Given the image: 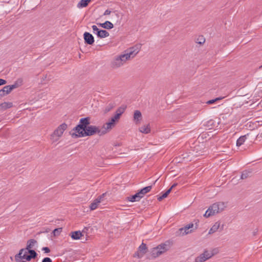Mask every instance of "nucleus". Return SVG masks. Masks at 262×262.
Returning <instances> with one entry per match:
<instances>
[{
    "label": "nucleus",
    "mask_w": 262,
    "mask_h": 262,
    "mask_svg": "<svg viewBox=\"0 0 262 262\" xmlns=\"http://www.w3.org/2000/svg\"><path fill=\"white\" fill-rule=\"evenodd\" d=\"M90 124V117L82 118L80 119L79 124L69 134L73 138L91 136L96 134L99 136L105 134V132L101 131L100 126Z\"/></svg>",
    "instance_id": "nucleus-1"
},
{
    "label": "nucleus",
    "mask_w": 262,
    "mask_h": 262,
    "mask_svg": "<svg viewBox=\"0 0 262 262\" xmlns=\"http://www.w3.org/2000/svg\"><path fill=\"white\" fill-rule=\"evenodd\" d=\"M141 46V45H137L126 50L124 54L116 56L112 61V67L113 68H119L127 60L133 58L140 51Z\"/></svg>",
    "instance_id": "nucleus-2"
},
{
    "label": "nucleus",
    "mask_w": 262,
    "mask_h": 262,
    "mask_svg": "<svg viewBox=\"0 0 262 262\" xmlns=\"http://www.w3.org/2000/svg\"><path fill=\"white\" fill-rule=\"evenodd\" d=\"M226 207V204L224 202H219L215 203L208 208L204 216L207 218L209 217L223 211Z\"/></svg>",
    "instance_id": "nucleus-3"
},
{
    "label": "nucleus",
    "mask_w": 262,
    "mask_h": 262,
    "mask_svg": "<svg viewBox=\"0 0 262 262\" xmlns=\"http://www.w3.org/2000/svg\"><path fill=\"white\" fill-rule=\"evenodd\" d=\"M170 243L168 241L162 243L155 248H152L151 251L152 258H156L163 253L168 251L170 248Z\"/></svg>",
    "instance_id": "nucleus-4"
},
{
    "label": "nucleus",
    "mask_w": 262,
    "mask_h": 262,
    "mask_svg": "<svg viewBox=\"0 0 262 262\" xmlns=\"http://www.w3.org/2000/svg\"><path fill=\"white\" fill-rule=\"evenodd\" d=\"M68 125L63 123L59 125L51 135V140L55 142H57L62 136L63 132L67 129Z\"/></svg>",
    "instance_id": "nucleus-5"
},
{
    "label": "nucleus",
    "mask_w": 262,
    "mask_h": 262,
    "mask_svg": "<svg viewBox=\"0 0 262 262\" xmlns=\"http://www.w3.org/2000/svg\"><path fill=\"white\" fill-rule=\"evenodd\" d=\"M198 227V223H196L195 224L193 223H190L186 225L184 227L179 229L178 234L179 235L183 236L187 234L190 233L194 230L197 229Z\"/></svg>",
    "instance_id": "nucleus-6"
},
{
    "label": "nucleus",
    "mask_w": 262,
    "mask_h": 262,
    "mask_svg": "<svg viewBox=\"0 0 262 262\" xmlns=\"http://www.w3.org/2000/svg\"><path fill=\"white\" fill-rule=\"evenodd\" d=\"M147 248L146 245L143 243L139 247L138 250L134 254V257L138 258H142L144 255L147 252Z\"/></svg>",
    "instance_id": "nucleus-7"
},
{
    "label": "nucleus",
    "mask_w": 262,
    "mask_h": 262,
    "mask_svg": "<svg viewBox=\"0 0 262 262\" xmlns=\"http://www.w3.org/2000/svg\"><path fill=\"white\" fill-rule=\"evenodd\" d=\"M213 254L212 252H209L206 250L203 253L195 258V262H204L211 258Z\"/></svg>",
    "instance_id": "nucleus-8"
},
{
    "label": "nucleus",
    "mask_w": 262,
    "mask_h": 262,
    "mask_svg": "<svg viewBox=\"0 0 262 262\" xmlns=\"http://www.w3.org/2000/svg\"><path fill=\"white\" fill-rule=\"evenodd\" d=\"M83 38L84 42L88 45H92L95 41L93 36L91 33L87 32H85L83 34Z\"/></svg>",
    "instance_id": "nucleus-9"
},
{
    "label": "nucleus",
    "mask_w": 262,
    "mask_h": 262,
    "mask_svg": "<svg viewBox=\"0 0 262 262\" xmlns=\"http://www.w3.org/2000/svg\"><path fill=\"white\" fill-rule=\"evenodd\" d=\"M224 228V225L223 224L222 226L221 227V222L218 221L215 223V224L212 226V227L210 228V229L209 231L208 234H211L216 231H217V230H220V231H222L223 230Z\"/></svg>",
    "instance_id": "nucleus-10"
},
{
    "label": "nucleus",
    "mask_w": 262,
    "mask_h": 262,
    "mask_svg": "<svg viewBox=\"0 0 262 262\" xmlns=\"http://www.w3.org/2000/svg\"><path fill=\"white\" fill-rule=\"evenodd\" d=\"M142 199V196L140 195L139 192L136 193L135 194L128 196L127 198V200L132 202L139 201Z\"/></svg>",
    "instance_id": "nucleus-11"
},
{
    "label": "nucleus",
    "mask_w": 262,
    "mask_h": 262,
    "mask_svg": "<svg viewBox=\"0 0 262 262\" xmlns=\"http://www.w3.org/2000/svg\"><path fill=\"white\" fill-rule=\"evenodd\" d=\"M142 119V114L141 113L138 111L136 110L134 112V120L136 124H138L140 123V121Z\"/></svg>",
    "instance_id": "nucleus-12"
},
{
    "label": "nucleus",
    "mask_w": 262,
    "mask_h": 262,
    "mask_svg": "<svg viewBox=\"0 0 262 262\" xmlns=\"http://www.w3.org/2000/svg\"><path fill=\"white\" fill-rule=\"evenodd\" d=\"M70 235L72 239L77 240L79 239L83 236V234L80 231H76L72 232L70 233Z\"/></svg>",
    "instance_id": "nucleus-13"
},
{
    "label": "nucleus",
    "mask_w": 262,
    "mask_h": 262,
    "mask_svg": "<svg viewBox=\"0 0 262 262\" xmlns=\"http://www.w3.org/2000/svg\"><path fill=\"white\" fill-rule=\"evenodd\" d=\"M13 104L10 102H5L0 104V111H3L7 108L12 107Z\"/></svg>",
    "instance_id": "nucleus-14"
},
{
    "label": "nucleus",
    "mask_w": 262,
    "mask_h": 262,
    "mask_svg": "<svg viewBox=\"0 0 262 262\" xmlns=\"http://www.w3.org/2000/svg\"><path fill=\"white\" fill-rule=\"evenodd\" d=\"M114 126L112 125V123H110L109 122L104 124L101 129V131L105 132V134L110 130H111Z\"/></svg>",
    "instance_id": "nucleus-15"
},
{
    "label": "nucleus",
    "mask_w": 262,
    "mask_h": 262,
    "mask_svg": "<svg viewBox=\"0 0 262 262\" xmlns=\"http://www.w3.org/2000/svg\"><path fill=\"white\" fill-rule=\"evenodd\" d=\"M140 132L144 134H148L150 132V127L149 124L144 125L139 128Z\"/></svg>",
    "instance_id": "nucleus-16"
},
{
    "label": "nucleus",
    "mask_w": 262,
    "mask_h": 262,
    "mask_svg": "<svg viewBox=\"0 0 262 262\" xmlns=\"http://www.w3.org/2000/svg\"><path fill=\"white\" fill-rule=\"evenodd\" d=\"M98 25L102 28L107 29H111L114 27L113 24L109 21H106L105 23L102 24L99 23L98 24Z\"/></svg>",
    "instance_id": "nucleus-17"
},
{
    "label": "nucleus",
    "mask_w": 262,
    "mask_h": 262,
    "mask_svg": "<svg viewBox=\"0 0 262 262\" xmlns=\"http://www.w3.org/2000/svg\"><path fill=\"white\" fill-rule=\"evenodd\" d=\"M152 188V186H148L143 188L141 189L139 192V194L141 196H142V198L144 196V195L149 192Z\"/></svg>",
    "instance_id": "nucleus-18"
},
{
    "label": "nucleus",
    "mask_w": 262,
    "mask_h": 262,
    "mask_svg": "<svg viewBox=\"0 0 262 262\" xmlns=\"http://www.w3.org/2000/svg\"><path fill=\"white\" fill-rule=\"evenodd\" d=\"M37 243V241L34 239H31L27 241L26 250H30L33 248L35 244Z\"/></svg>",
    "instance_id": "nucleus-19"
},
{
    "label": "nucleus",
    "mask_w": 262,
    "mask_h": 262,
    "mask_svg": "<svg viewBox=\"0 0 262 262\" xmlns=\"http://www.w3.org/2000/svg\"><path fill=\"white\" fill-rule=\"evenodd\" d=\"M248 135H244V136H242L240 137L236 141V146H240L242 144H243V143L246 141V139H247V136H248Z\"/></svg>",
    "instance_id": "nucleus-20"
},
{
    "label": "nucleus",
    "mask_w": 262,
    "mask_h": 262,
    "mask_svg": "<svg viewBox=\"0 0 262 262\" xmlns=\"http://www.w3.org/2000/svg\"><path fill=\"white\" fill-rule=\"evenodd\" d=\"M109 35V33L106 30H100V31H99V34H98L97 36L102 38L108 37Z\"/></svg>",
    "instance_id": "nucleus-21"
},
{
    "label": "nucleus",
    "mask_w": 262,
    "mask_h": 262,
    "mask_svg": "<svg viewBox=\"0 0 262 262\" xmlns=\"http://www.w3.org/2000/svg\"><path fill=\"white\" fill-rule=\"evenodd\" d=\"M91 0H81L80 2L78 4L77 7L78 8H83L86 7L89 3L91 2Z\"/></svg>",
    "instance_id": "nucleus-22"
},
{
    "label": "nucleus",
    "mask_w": 262,
    "mask_h": 262,
    "mask_svg": "<svg viewBox=\"0 0 262 262\" xmlns=\"http://www.w3.org/2000/svg\"><path fill=\"white\" fill-rule=\"evenodd\" d=\"M10 93L9 90H7V86H5L3 89L0 90V98Z\"/></svg>",
    "instance_id": "nucleus-23"
},
{
    "label": "nucleus",
    "mask_w": 262,
    "mask_h": 262,
    "mask_svg": "<svg viewBox=\"0 0 262 262\" xmlns=\"http://www.w3.org/2000/svg\"><path fill=\"white\" fill-rule=\"evenodd\" d=\"M115 107V105L114 103H109L104 109L103 112L104 114H106L111 111Z\"/></svg>",
    "instance_id": "nucleus-24"
},
{
    "label": "nucleus",
    "mask_w": 262,
    "mask_h": 262,
    "mask_svg": "<svg viewBox=\"0 0 262 262\" xmlns=\"http://www.w3.org/2000/svg\"><path fill=\"white\" fill-rule=\"evenodd\" d=\"M251 173V171L245 170L244 171L241 176V179H246L250 177V174Z\"/></svg>",
    "instance_id": "nucleus-25"
},
{
    "label": "nucleus",
    "mask_w": 262,
    "mask_h": 262,
    "mask_svg": "<svg viewBox=\"0 0 262 262\" xmlns=\"http://www.w3.org/2000/svg\"><path fill=\"white\" fill-rule=\"evenodd\" d=\"M99 201L97 200H95L94 202L91 203L90 205V209L91 210H94L96 209L99 205Z\"/></svg>",
    "instance_id": "nucleus-26"
},
{
    "label": "nucleus",
    "mask_w": 262,
    "mask_h": 262,
    "mask_svg": "<svg viewBox=\"0 0 262 262\" xmlns=\"http://www.w3.org/2000/svg\"><path fill=\"white\" fill-rule=\"evenodd\" d=\"M28 250L27 253H29V255L31 257V258L34 259L37 257V254L35 251V250H34L33 249H30V250Z\"/></svg>",
    "instance_id": "nucleus-27"
},
{
    "label": "nucleus",
    "mask_w": 262,
    "mask_h": 262,
    "mask_svg": "<svg viewBox=\"0 0 262 262\" xmlns=\"http://www.w3.org/2000/svg\"><path fill=\"white\" fill-rule=\"evenodd\" d=\"M7 90H9V91L10 93L12 90L18 87V84H17V82H15V83H14L12 85H7Z\"/></svg>",
    "instance_id": "nucleus-28"
},
{
    "label": "nucleus",
    "mask_w": 262,
    "mask_h": 262,
    "mask_svg": "<svg viewBox=\"0 0 262 262\" xmlns=\"http://www.w3.org/2000/svg\"><path fill=\"white\" fill-rule=\"evenodd\" d=\"M125 110V107H119L117 111H116V114H118L119 116H121L122 114L124 113V111Z\"/></svg>",
    "instance_id": "nucleus-29"
},
{
    "label": "nucleus",
    "mask_w": 262,
    "mask_h": 262,
    "mask_svg": "<svg viewBox=\"0 0 262 262\" xmlns=\"http://www.w3.org/2000/svg\"><path fill=\"white\" fill-rule=\"evenodd\" d=\"M27 252L26 251L25 253L22 256V259H25L27 260V261H30L32 258L29 255H27Z\"/></svg>",
    "instance_id": "nucleus-30"
},
{
    "label": "nucleus",
    "mask_w": 262,
    "mask_h": 262,
    "mask_svg": "<svg viewBox=\"0 0 262 262\" xmlns=\"http://www.w3.org/2000/svg\"><path fill=\"white\" fill-rule=\"evenodd\" d=\"M92 28L93 30V33L98 35L99 34V31H100V30L99 29L96 25L92 26Z\"/></svg>",
    "instance_id": "nucleus-31"
},
{
    "label": "nucleus",
    "mask_w": 262,
    "mask_h": 262,
    "mask_svg": "<svg viewBox=\"0 0 262 262\" xmlns=\"http://www.w3.org/2000/svg\"><path fill=\"white\" fill-rule=\"evenodd\" d=\"M222 99V98H221V97H218L214 99H212V100H210L208 101L207 102V103L208 104H211L218 100H221Z\"/></svg>",
    "instance_id": "nucleus-32"
},
{
    "label": "nucleus",
    "mask_w": 262,
    "mask_h": 262,
    "mask_svg": "<svg viewBox=\"0 0 262 262\" xmlns=\"http://www.w3.org/2000/svg\"><path fill=\"white\" fill-rule=\"evenodd\" d=\"M61 231H62L61 228H56L53 230V233L54 234V235H56L59 234L61 232Z\"/></svg>",
    "instance_id": "nucleus-33"
},
{
    "label": "nucleus",
    "mask_w": 262,
    "mask_h": 262,
    "mask_svg": "<svg viewBox=\"0 0 262 262\" xmlns=\"http://www.w3.org/2000/svg\"><path fill=\"white\" fill-rule=\"evenodd\" d=\"M168 195V194L166 193V192H165L161 196H160L158 198V200L159 201H161L163 199L166 198Z\"/></svg>",
    "instance_id": "nucleus-34"
},
{
    "label": "nucleus",
    "mask_w": 262,
    "mask_h": 262,
    "mask_svg": "<svg viewBox=\"0 0 262 262\" xmlns=\"http://www.w3.org/2000/svg\"><path fill=\"white\" fill-rule=\"evenodd\" d=\"M41 262H52V259L49 257L44 258Z\"/></svg>",
    "instance_id": "nucleus-35"
},
{
    "label": "nucleus",
    "mask_w": 262,
    "mask_h": 262,
    "mask_svg": "<svg viewBox=\"0 0 262 262\" xmlns=\"http://www.w3.org/2000/svg\"><path fill=\"white\" fill-rule=\"evenodd\" d=\"M104 194H105L104 193L102 194V195H101L99 196H98L95 200H98L99 201V203H100L101 202L102 199L103 198Z\"/></svg>",
    "instance_id": "nucleus-36"
},
{
    "label": "nucleus",
    "mask_w": 262,
    "mask_h": 262,
    "mask_svg": "<svg viewBox=\"0 0 262 262\" xmlns=\"http://www.w3.org/2000/svg\"><path fill=\"white\" fill-rule=\"evenodd\" d=\"M42 250L44 251L45 253H49L50 252V249L49 248L45 247H43Z\"/></svg>",
    "instance_id": "nucleus-37"
},
{
    "label": "nucleus",
    "mask_w": 262,
    "mask_h": 262,
    "mask_svg": "<svg viewBox=\"0 0 262 262\" xmlns=\"http://www.w3.org/2000/svg\"><path fill=\"white\" fill-rule=\"evenodd\" d=\"M22 256L23 255H21V254H20V253H18V254H16V255L15 256V260L17 261L18 258L22 259Z\"/></svg>",
    "instance_id": "nucleus-38"
},
{
    "label": "nucleus",
    "mask_w": 262,
    "mask_h": 262,
    "mask_svg": "<svg viewBox=\"0 0 262 262\" xmlns=\"http://www.w3.org/2000/svg\"><path fill=\"white\" fill-rule=\"evenodd\" d=\"M120 116H119L118 114H115V116L113 117V118L116 121H117L120 118Z\"/></svg>",
    "instance_id": "nucleus-39"
},
{
    "label": "nucleus",
    "mask_w": 262,
    "mask_h": 262,
    "mask_svg": "<svg viewBox=\"0 0 262 262\" xmlns=\"http://www.w3.org/2000/svg\"><path fill=\"white\" fill-rule=\"evenodd\" d=\"M108 122L110 123H112V125H113L115 126L116 121L113 117H112L111 120Z\"/></svg>",
    "instance_id": "nucleus-40"
},
{
    "label": "nucleus",
    "mask_w": 262,
    "mask_h": 262,
    "mask_svg": "<svg viewBox=\"0 0 262 262\" xmlns=\"http://www.w3.org/2000/svg\"><path fill=\"white\" fill-rule=\"evenodd\" d=\"M111 13V11L108 10V9H107L105 11L103 15H110Z\"/></svg>",
    "instance_id": "nucleus-41"
},
{
    "label": "nucleus",
    "mask_w": 262,
    "mask_h": 262,
    "mask_svg": "<svg viewBox=\"0 0 262 262\" xmlns=\"http://www.w3.org/2000/svg\"><path fill=\"white\" fill-rule=\"evenodd\" d=\"M6 81L3 79H0V85L5 84L6 83Z\"/></svg>",
    "instance_id": "nucleus-42"
},
{
    "label": "nucleus",
    "mask_w": 262,
    "mask_h": 262,
    "mask_svg": "<svg viewBox=\"0 0 262 262\" xmlns=\"http://www.w3.org/2000/svg\"><path fill=\"white\" fill-rule=\"evenodd\" d=\"M205 39H204V38H203V37H202V38H201V39H200V41H199V42H198V43H199V44L202 45V44H203V43H204L205 42Z\"/></svg>",
    "instance_id": "nucleus-43"
},
{
    "label": "nucleus",
    "mask_w": 262,
    "mask_h": 262,
    "mask_svg": "<svg viewBox=\"0 0 262 262\" xmlns=\"http://www.w3.org/2000/svg\"><path fill=\"white\" fill-rule=\"evenodd\" d=\"M26 250V248H25V249H21L19 250V253H20V254H21V255H22L23 252L25 250Z\"/></svg>",
    "instance_id": "nucleus-44"
},
{
    "label": "nucleus",
    "mask_w": 262,
    "mask_h": 262,
    "mask_svg": "<svg viewBox=\"0 0 262 262\" xmlns=\"http://www.w3.org/2000/svg\"><path fill=\"white\" fill-rule=\"evenodd\" d=\"M172 188H170L169 189H168L166 192V193L169 194L170 193V192H171V190H172Z\"/></svg>",
    "instance_id": "nucleus-45"
},
{
    "label": "nucleus",
    "mask_w": 262,
    "mask_h": 262,
    "mask_svg": "<svg viewBox=\"0 0 262 262\" xmlns=\"http://www.w3.org/2000/svg\"><path fill=\"white\" fill-rule=\"evenodd\" d=\"M172 188H170L169 189H168L166 192V193L169 194L170 193V192H171V190H172Z\"/></svg>",
    "instance_id": "nucleus-46"
},
{
    "label": "nucleus",
    "mask_w": 262,
    "mask_h": 262,
    "mask_svg": "<svg viewBox=\"0 0 262 262\" xmlns=\"http://www.w3.org/2000/svg\"><path fill=\"white\" fill-rule=\"evenodd\" d=\"M177 185V183H174L173 184L170 188H172V189H173V188H174Z\"/></svg>",
    "instance_id": "nucleus-47"
},
{
    "label": "nucleus",
    "mask_w": 262,
    "mask_h": 262,
    "mask_svg": "<svg viewBox=\"0 0 262 262\" xmlns=\"http://www.w3.org/2000/svg\"><path fill=\"white\" fill-rule=\"evenodd\" d=\"M20 262H25V261H20Z\"/></svg>",
    "instance_id": "nucleus-48"
},
{
    "label": "nucleus",
    "mask_w": 262,
    "mask_h": 262,
    "mask_svg": "<svg viewBox=\"0 0 262 262\" xmlns=\"http://www.w3.org/2000/svg\"><path fill=\"white\" fill-rule=\"evenodd\" d=\"M262 67V66L260 67V68H261Z\"/></svg>",
    "instance_id": "nucleus-49"
}]
</instances>
